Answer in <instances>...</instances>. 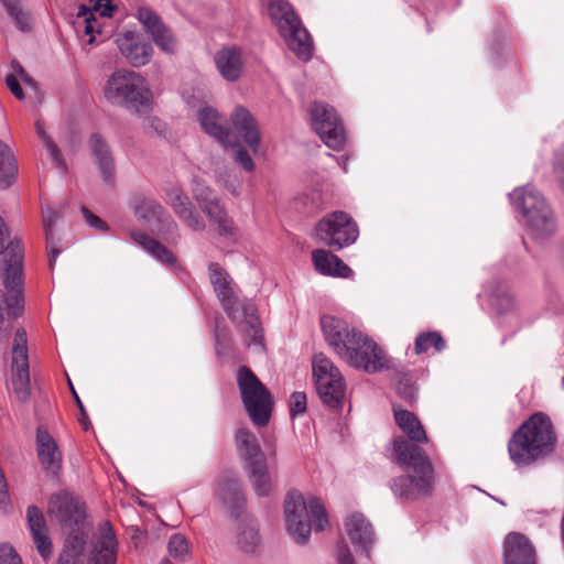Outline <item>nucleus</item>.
Segmentation results:
<instances>
[{
    "mask_svg": "<svg viewBox=\"0 0 564 564\" xmlns=\"http://www.w3.org/2000/svg\"><path fill=\"white\" fill-rule=\"evenodd\" d=\"M557 435L551 419L538 412L524 421L508 442L511 462L528 467L551 456L556 448Z\"/></svg>",
    "mask_w": 564,
    "mask_h": 564,
    "instance_id": "f257e3e1",
    "label": "nucleus"
},
{
    "mask_svg": "<svg viewBox=\"0 0 564 564\" xmlns=\"http://www.w3.org/2000/svg\"><path fill=\"white\" fill-rule=\"evenodd\" d=\"M9 231L0 217V254H4L1 273L7 294L0 290V341L8 337L4 327L3 304L8 315L18 317L23 311V247L19 239L8 242Z\"/></svg>",
    "mask_w": 564,
    "mask_h": 564,
    "instance_id": "f03ea898",
    "label": "nucleus"
},
{
    "mask_svg": "<svg viewBox=\"0 0 564 564\" xmlns=\"http://www.w3.org/2000/svg\"><path fill=\"white\" fill-rule=\"evenodd\" d=\"M393 449L398 464L408 473L406 476L392 480L393 494L404 500H414L419 496L430 494L434 479L433 466L423 449L410 444L404 437L393 441Z\"/></svg>",
    "mask_w": 564,
    "mask_h": 564,
    "instance_id": "7ed1b4c3",
    "label": "nucleus"
},
{
    "mask_svg": "<svg viewBox=\"0 0 564 564\" xmlns=\"http://www.w3.org/2000/svg\"><path fill=\"white\" fill-rule=\"evenodd\" d=\"M208 271L210 283L227 316L234 323L246 324V335L252 343L261 344L262 329L254 303L250 300L238 301L232 279L218 263L209 264Z\"/></svg>",
    "mask_w": 564,
    "mask_h": 564,
    "instance_id": "20e7f679",
    "label": "nucleus"
},
{
    "mask_svg": "<svg viewBox=\"0 0 564 564\" xmlns=\"http://www.w3.org/2000/svg\"><path fill=\"white\" fill-rule=\"evenodd\" d=\"M284 521L288 533L299 544L310 540L312 527L322 531L328 524L324 506L317 498L306 500L299 491H291L284 500Z\"/></svg>",
    "mask_w": 564,
    "mask_h": 564,
    "instance_id": "39448f33",
    "label": "nucleus"
},
{
    "mask_svg": "<svg viewBox=\"0 0 564 564\" xmlns=\"http://www.w3.org/2000/svg\"><path fill=\"white\" fill-rule=\"evenodd\" d=\"M268 14L288 47L302 61L311 59L313 42L291 3L286 0H270Z\"/></svg>",
    "mask_w": 564,
    "mask_h": 564,
    "instance_id": "423d86ee",
    "label": "nucleus"
},
{
    "mask_svg": "<svg viewBox=\"0 0 564 564\" xmlns=\"http://www.w3.org/2000/svg\"><path fill=\"white\" fill-rule=\"evenodd\" d=\"M104 95L109 102L137 111L148 110L152 101L147 80L140 74L128 69H118L108 78Z\"/></svg>",
    "mask_w": 564,
    "mask_h": 564,
    "instance_id": "0eeeda50",
    "label": "nucleus"
},
{
    "mask_svg": "<svg viewBox=\"0 0 564 564\" xmlns=\"http://www.w3.org/2000/svg\"><path fill=\"white\" fill-rule=\"evenodd\" d=\"M511 204L521 210L525 221L535 238H544L554 234L556 224L541 194L532 186L516 188L510 194Z\"/></svg>",
    "mask_w": 564,
    "mask_h": 564,
    "instance_id": "6e6552de",
    "label": "nucleus"
},
{
    "mask_svg": "<svg viewBox=\"0 0 564 564\" xmlns=\"http://www.w3.org/2000/svg\"><path fill=\"white\" fill-rule=\"evenodd\" d=\"M237 382L246 412L257 426L268 424L272 410L270 391L246 366L238 369Z\"/></svg>",
    "mask_w": 564,
    "mask_h": 564,
    "instance_id": "1a4fd4ad",
    "label": "nucleus"
},
{
    "mask_svg": "<svg viewBox=\"0 0 564 564\" xmlns=\"http://www.w3.org/2000/svg\"><path fill=\"white\" fill-rule=\"evenodd\" d=\"M339 358L356 369L367 372H378L389 367L384 351L368 335L360 330L350 334Z\"/></svg>",
    "mask_w": 564,
    "mask_h": 564,
    "instance_id": "9d476101",
    "label": "nucleus"
},
{
    "mask_svg": "<svg viewBox=\"0 0 564 564\" xmlns=\"http://www.w3.org/2000/svg\"><path fill=\"white\" fill-rule=\"evenodd\" d=\"M313 378L317 394L330 408L341 405L346 394V381L339 368L324 354L312 360Z\"/></svg>",
    "mask_w": 564,
    "mask_h": 564,
    "instance_id": "9b49d317",
    "label": "nucleus"
},
{
    "mask_svg": "<svg viewBox=\"0 0 564 564\" xmlns=\"http://www.w3.org/2000/svg\"><path fill=\"white\" fill-rule=\"evenodd\" d=\"M359 231L356 223L345 212L325 215L315 226L314 238L332 249L340 250L352 245Z\"/></svg>",
    "mask_w": 564,
    "mask_h": 564,
    "instance_id": "f8f14e48",
    "label": "nucleus"
},
{
    "mask_svg": "<svg viewBox=\"0 0 564 564\" xmlns=\"http://www.w3.org/2000/svg\"><path fill=\"white\" fill-rule=\"evenodd\" d=\"M47 513L51 519L69 531L93 529L86 519L84 505L70 492L61 491L53 495L48 501Z\"/></svg>",
    "mask_w": 564,
    "mask_h": 564,
    "instance_id": "ddd939ff",
    "label": "nucleus"
},
{
    "mask_svg": "<svg viewBox=\"0 0 564 564\" xmlns=\"http://www.w3.org/2000/svg\"><path fill=\"white\" fill-rule=\"evenodd\" d=\"M129 207L139 220L155 224L165 239L178 238L177 224L158 200L142 194H134L129 199Z\"/></svg>",
    "mask_w": 564,
    "mask_h": 564,
    "instance_id": "4468645a",
    "label": "nucleus"
},
{
    "mask_svg": "<svg viewBox=\"0 0 564 564\" xmlns=\"http://www.w3.org/2000/svg\"><path fill=\"white\" fill-rule=\"evenodd\" d=\"M311 124L322 141L333 150L345 144V129L333 107L324 102H314L310 109Z\"/></svg>",
    "mask_w": 564,
    "mask_h": 564,
    "instance_id": "2eb2a0df",
    "label": "nucleus"
},
{
    "mask_svg": "<svg viewBox=\"0 0 564 564\" xmlns=\"http://www.w3.org/2000/svg\"><path fill=\"white\" fill-rule=\"evenodd\" d=\"M11 355V386L17 399L25 402L30 398L31 388L28 338L23 328L15 332Z\"/></svg>",
    "mask_w": 564,
    "mask_h": 564,
    "instance_id": "dca6fc26",
    "label": "nucleus"
},
{
    "mask_svg": "<svg viewBox=\"0 0 564 564\" xmlns=\"http://www.w3.org/2000/svg\"><path fill=\"white\" fill-rule=\"evenodd\" d=\"M135 18L162 52L174 54L177 51L175 35L154 10L149 7H139Z\"/></svg>",
    "mask_w": 564,
    "mask_h": 564,
    "instance_id": "f3484780",
    "label": "nucleus"
},
{
    "mask_svg": "<svg viewBox=\"0 0 564 564\" xmlns=\"http://www.w3.org/2000/svg\"><path fill=\"white\" fill-rule=\"evenodd\" d=\"M165 194L166 203L189 229L194 231L205 230L206 224L203 217L182 188L173 186L166 189Z\"/></svg>",
    "mask_w": 564,
    "mask_h": 564,
    "instance_id": "a211bd4d",
    "label": "nucleus"
},
{
    "mask_svg": "<svg viewBox=\"0 0 564 564\" xmlns=\"http://www.w3.org/2000/svg\"><path fill=\"white\" fill-rule=\"evenodd\" d=\"M116 44L126 59L134 67L148 64L152 57L151 44L133 32L119 34Z\"/></svg>",
    "mask_w": 564,
    "mask_h": 564,
    "instance_id": "6ab92c4d",
    "label": "nucleus"
},
{
    "mask_svg": "<svg viewBox=\"0 0 564 564\" xmlns=\"http://www.w3.org/2000/svg\"><path fill=\"white\" fill-rule=\"evenodd\" d=\"M89 151L104 183L112 186L116 180L115 160L107 141L101 134L93 133L90 135Z\"/></svg>",
    "mask_w": 564,
    "mask_h": 564,
    "instance_id": "aec40b11",
    "label": "nucleus"
},
{
    "mask_svg": "<svg viewBox=\"0 0 564 564\" xmlns=\"http://www.w3.org/2000/svg\"><path fill=\"white\" fill-rule=\"evenodd\" d=\"M232 127L243 142L252 150L254 154L260 148V130L256 118L245 107L238 106L230 116Z\"/></svg>",
    "mask_w": 564,
    "mask_h": 564,
    "instance_id": "412c9836",
    "label": "nucleus"
},
{
    "mask_svg": "<svg viewBox=\"0 0 564 564\" xmlns=\"http://www.w3.org/2000/svg\"><path fill=\"white\" fill-rule=\"evenodd\" d=\"M91 530L79 529L69 531L64 540L57 564H86V549Z\"/></svg>",
    "mask_w": 564,
    "mask_h": 564,
    "instance_id": "4be33fe9",
    "label": "nucleus"
},
{
    "mask_svg": "<svg viewBox=\"0 0 564 564\" xmlns=\"http://www.w3.org/2000/svg\"><path fill=\"white\" fill-rule=\"evenodd\" d=\"M36 451L44 470L56 475L62 467V453L54 437L44 426L36 430Z\"/></svg>",
    "mask_w": 564,
    "mask_h": 564,
    "instance_id": "5701e85b",
    "label": "nucleus"
},
{
    "mask_svg": "<svg viewBox=\"0 0 564 564\" xmlns=\"http://www.w3.org/2000/svg\"><path fill=\"white\" fill-rule=\"evenodd\" d=\"M118 541L109 524L105 522L93 543L90 564H116Z\"/></svg>",
    "mask_w": 564,
    "mask_h": 564,
    "instance_id": "b1692460",
    "label": "nucleus"
},
{
    "mask_svg": "<svg viewBox=\"0 0 564 564\" xmlns=\"http://www.w3.org/2000/svg\"><path fill=\"white\" fill-rule=\"evenodd\" d=\"M503 558L505 564H535L534 547L525 535L509 533L503 543Z\"/></svg>",
    "mask_w": 564,
    "mask_h": 564,
    "instance_id": "393cba45",
    "label": "nucleus"
},
{
    "mask_svg": "<svg viewBox=\"0 0 564 564\" xmlns=\"http://www.w3.org/2000/svg\"><path fill=\"white\" fill-rule=\"evenodd\" d=\"M217 70L227 82H237L243 70L242 51L235 45L223 46L214 56Z\"/></svg>",
    "mask_w": 564,
    "mask_h": 564,
    "instance_id": "a878e982",
    "label": "nucleus"
},
{
    "mask_svg": "<svg viewBox=\"0 0 564 564\" xmlns=\"http://www.w3.org/2000/svg\"><path fill=\"white\" fill-rule=\"evenodd\" d=\"M26 519L37 552L47 560L52 555L53 545L43 512L37 507L30 506L26 509Z\"/></svg>",
    "mask_w": 564,
    "mask_h": 564,
    "instance_id": "bb28decb",
    "label": "nucleus"
},
{
    "mask_svg": "<svg viewBox=\"0 0 564 564\" xmlns=\"http://www.w3.org/2000/svg\"><path fill=\"white\" fill-rule=\"evenodd\" d=\"M321 328L325 340L337 356L340 350H344L347 339H350V334L357 330L350 328L344 319L333 315H325L321 318Z\"/></svg>",
    "mask_w": 564,
    "mask_h": 564,
    "instance_id": "cd10ccee",
    "label": "nucleus"
},
{
    "mask_svg": "<svg viewBox=\"0 0 564 564\" xmlns=\"http://www.w3.org/2000/svg\"><path fill=\"white\" fill-rule=\"evenodd\" d=\"M345 530L357 549L369 552L375 542V532L371 523L362 513H351L345 521Z\"/></svg>",
    "mask_w": 564,
    "mask_h": 564,
    "instance_id": "c85d7f7f",
    "label": "nucleus"
},
{
    "mask_svg": "<svg viewBox=\"0 0 564 564\" xmlns=\"http://www.w3.org/2000/svg\"><path fill=\"white\" fill-rule=\"evenodd\" d=\"M198 122L205 133L213 137L224 147L230 144V132L225 117L212 107H203L197 113Z\"/></svg>",
    "mask_w": 564,
    "mask_h": 564,
    "instance_id": "c756f323",
    "label": "nucleus"
},
{
    "mask_svg": "<svg viewBox=\"0 0 564 564\" xmlns=\"http://www.w3.org/2000/svg\"><path fill=\"white\" fill-rule=\"evenodd\" d=\"M312 261L319 274L336 278H349L352 275V270L339 257L325 249L314 250L312 252Z\"/></svg>",
    "mask_w": 564,
    "mask_h": 564,
    "instance_id": "7c9ffc66",
    "label": "nucleus"
},
{
    "mask_svg": "<svg viewBox=\"0 0 564 564\" xmlns=\"http://www.w3.org/2000/svg\"><path fill=\"white\" fill-rule=\"evenodd\" d=\"M236 445L239 455L246 460L247 467L267 460L257 437L247 429L241 427L237 431Z\"/></svg>",
    "mask_w": 564,
    "mask_h": 564,
    "instance_id": "2f4dec72",
    "label": "nucleus"
},
{
    "mask_svg": "<svg viewBox=\"0 0 564 564\" xmlns=\"http://www.w3.org/2000/svg\"><path fill=\"white\" fill-rule=\"evenodd\" d=\"M393 413L395 423L411 441L427 443L426 432L420 420L412 412L394 406Z\"/></svg>",
    "mask_w": 564,
    "mask_h": 564,
    "instance_id": "473e14b6",
    "label": "nucleus"
},
{
    "mask_svg": "<svg viewBox=\"0 0 564 564\" xmlns=\"http://www.w3.org/2000/svg\"><path fill=\"white\" fill-rule=\"evenodd\" d=\"M132 240L149 252L153 258L166 265H174V254L161 242L139 231L131 232Z\"/></svg>",
    "mask_w": 564,
    "mask_h": 564,
    "instance_id": "72a5a7b5",
    "label": "nucleus"
},
{
    "mask_svg": "<svg viewBox=\"0 0 564 564\" xmlns=\"http://www.w3.org/2000/svg\"><path fill=\"white\" fill-rule=\"evenodd\" d=\"M209 221L216 226V230L221 237H231L235 234L234 220L228 216L224 205L219 202L205 207L203 210Z\"/></svg>",
    "mask_w": 564,
    "mask_h": 564,
    "instance_id": "f704fd0d",
    "label": "nucleus"
},
{
    "mask_svg": "<svg viewBox=\"0 0 564 564\" xmlns=\"http://www.w3.org/2000/svg\"><path fill=\"white\" fill-rule=\"evenodd\" d=\"M209 221L216 226V230L221 237H231L235 234L234 220L228 216L224 205L219 202L205 207L203 210Z\"/></svg>",
    "mask_w": 564,
    "mask_h": 564,
    "instance_id": "c9c22d12",
    "label": "nucleus"
},
{
    "mask_svg": "<svg viewBox=\"0 0 564 564\" xmlns=\"http://www.w3.org/2000/svg\"><path fill=\"white\" fill-rule=\"evenodd\" d=\"M219 497L232 512L239 510L245 501L240 482L236 478L224 479L219 484Z\"/></svg>",
    "mask_w": 564,
    "mask_h": 564,
    "instance_id": "e433bc0d",
    "label": "nucleus"
},
{
    "mask_svg": "<svg viewBox=\"0 0 564 564\" xmlns=\"http://www.w3.org/2000/svg\"><path fill=\"white\" fill-rule=\"evenodd\" d=\"M237 543L245 552H254L260 544L258 525L252 519L242 520L237 529Z\"/></svg>",
    "mask_w": 564,
    "mask_h": 564,
    "instance_id": "4c0bfd02",
    "label": "nucleus"
},
{
    "mask_svg": "<svg viewBox=\"0 0 564 564\" xmlns=\"http://www.w3.org/2000/svg\"><path fill=\"white\" fill-rule=\"evenodd\" d=\"M43 214V225L46 235V248L48 253L50 267L53 268L61 250L57 249L55 238H54V226L58 220V215L51 208L45 207L42 209Z\"/></svg>",
    "mask_w": 564,
    "mask_h": 564,
    "instance_id": "58836bf2",
    "label": "nucleus"
},
{
    "mask_svg": "<svg viewBox=\"0 0 564 564\" xmlns=\"http://www.w3.org/2000/svg\"><path fill=\"white\" fill-rule=\"evenodd\" d=\"M17 172L18 166L12 151L0 140V187H8Z\"/></svg>",
    "mask_w": 564,
    "mask_h": 564,
    "instance_id": "ea45409f",
    "label": "nucleus"
},
{
    "mask_svg": "<svg viewBox=\"0 0 564 564\" xmlns=\"http://www.w3.org/2000/svg\"><path fill=\"white\" fill-rule=\"evenodd\" d=\"M247 468L256 494L260 497L269 496L272 490V482L268 473L267 460Z\"/></svg>",
    "mask_w": 564,
    "mask_h": 564,
    "instance_id": "a19ab883",
    "label": "nucleus"
},
{
    "mask_svg": "<svg viewBox=\"0 0 564 564\" xmlns=\"http://www.w3.org/2000/svg\"><path fill=\"white\" fill-rule=\"evenodd\" d=\"M1 3L7 10L8 14L13 19L19 30L23 32L31 30V13L26 9H24L20 0H1Z\"/></svg>",
    "mask_w": 564,
    "mask_h": 564,
    "instance_id": "79ce46f5",
    "label": "nucleus"
},
{
    "mask_svg": "<svg viewBox=\"0 0 564 564\" xmlns=\"http://www.w3.org/2000/svg\"><path fill=\"white\" fill-rule=\"evenodd\" d=\"M445 340L438 332H425L416 336L414 351L416 355H421L433 347L437 352H441L445 349Z\"/></svg>",
    "mask_w": 564,
    "mask_h": 564,
    "instance_id": "37998d69",
    "label": "nucleus"
},
{
    "mask_svg": "<svg viewBox=\"0 0 564 564\" xmlns=\"http://www.w3.org/2000/svg\"><path fill=\"white\" fill-rule=\"evenodd\" d=\"M192 193L202 210H205L206 206L210 207L212 205L219 202V198L214 193L213 188L199 180L193 181Z\"/></svg>",
    "mask_w": 564,
    "mask_h": 564,
    "instance_id": "c03bdc74",
    "label": "nucleus"
},
{
    "mask_svg": "<svg viewBox=\"0 0 564 564\" xmlns=\"http://www.w3.org/2000/svg\"><path fill=\"white\" fill-rule=\"evenodd\" d=\"M77 18L83 19L84 32L89 35L88 43L93 44L95 42L94 33H99V24L95 13L85 6H82L78 10Z\"/></svg>",
    "mask_w": 564,
    "mask_h": 564,
    "instance_id": "a18cd8bd",
    "label": "nucleus"
},
{
    "mask_svg": "<svg viewBox=\"0 0 564 564\" xmlns=\"http://www.w3.org/2000/svg\"><path fill=\"white\" fill-rule=\"evenodd\" d=\"M35 129H36V133L40 137V139H42V141L45 143V147L47 148L53 162L58 167L64 169L65 162L62 158V153L58 150L57 145L54 143V141L51 140V138L46 134V132L44 130V126L40 121H36Z\"/></svg>",
    "mask_w": 564,
    "mask_h": 564,
    "instance_id": "49530a36",
    "label": "nucleus"
},
{
    "mask_svg": "<svg viewBox=\"0 0 564 564\" xmlns=\"http://www.w3.org/2000/svg\"><path fill=\"white\" fill-rule=\"evenodd\" d=\"M491 304L498 313H506L513 308L514 299L508 289L496 290L492 291Z\"/></svg>",
    "mask_w": 564,
    "mask_h": 564,
    "instance_id": "de8ad7c7",
    "label": "nucleus"
},
{
    "mask_svg": "<svg viewBox=\"0 0 564 564\" xmlns=\"http://www.w3.org/2000/svg\"><path fill=\"white\" fill-rule=\"evenodd\" d=\"M169 554L175 560L184 561L188 555V544L182 534H173L167 544Z\"/></svg>",
    "mask_w": 564,
    "mask_h": 564,
    "instance_id": "09e8293b",
    "label": "nucleus"
},
{
    "mask_svg": "<svg viewBox=\"0 0 564 564\" xmlns=\"http://www.w3.org/2000/svg\"><path fill=\"white\" fill-rule=\"evenodd\" d=\"M306 411V395L304 392H294L290 399V414L296 416Z\"/></svg>",
    "mask_w": 564,
    "mask_h": 564,
    "instance_id": "8fccbe9b",
    "label": "nucleus"
},
{
    "mask_svg": "<svg viewBox=\"0 0 564 564\" xmlns=\"http://www.w3.org/2000/svg\"><path fill=\"white\" fill-rule=\"evenodd\" d=\"M0 564H22L15 550L8 543L0 544Z\"/></svg>",
    "mask_w": 564,
    "mask_h": 564,
    "instance_id": "3c124183",
    "label": "nucleus"
},
{
    "mask_svg": "<svg viewBox=\"0 0 564 564\" xmlns=\"http://www.w3.org/2000/svg\"><path fill=\"white\" fill-rule=\"evenodd\" d=\"M234 159L237 163H239L243 170L247 172H251L254 169V163L250 156V154L241 147H238L234 152Z\"/></svg>",
    "mask_w": 564,
    "mask_h": 564,
    "instance_id": "603ef678",
    "label": "nucleus"
},
{
    "mask_svg": "<svg viewBox=\"0 0 564 564\" xmlns=\"http://www.w3.org/2000/svg\"><path fill=\"white\" fill-rule=\"evenodd\" d=\"M83 215L88 225L97 230L106 231L108 229L107 224L98 216L94 215L89 209L83 208Z\"/></svg>",
    "mask_w": 564,
    "mask_h": 564,
    "instance_id": "864d4df0",
    "label": "nucleus"
},
{
    "mask_svg": "<svg viewBox=\"0 0 564 564\" xmlns=\"http://www.w3.org/2000/svg\"><path fill=\"white\" fill-rule=\"evenodd\" d=\"M6 84L8 86V88L10 89V91L19 99V100H23L24 99V93H23V89L21 87V85L19 84L17 77L12 74H9L7 75L6 77Z\"/></svg>",
    "mask_w": 564,
    "mask_h": 564,
    "instance_id": "5fc2aeb1",
    "label": "nucleus"
},
{
    "mask_svg": "<svg viewBox=\"0 0 564 564\" xmlns=\"http://www.w3.org/2000/svg\"><path fill=\"white\" fill-rule=\"evenodd\" d=\"M337 558L339 564H355L352 554L348 545L344 542L337 546Z\"/></svg>",
    "mask_w": 564,
    "mask_h": 564,
    "instance_id": "6e6d98bb",
    "label": "nucleus"
},
{
    "mask_svg": "<svg viewBox=\"0 0 564 564\" xmlns=\"http://www.w3.org/2000/svg\"><path fill=\"white\" fill-rule=\"evenodd\" d=\"M554 171L556 178L564 189V153L556 156Z\"/></svg>",
    "mask_w": 564,
    "mask_h": 564,
    "instance_id": "4d7b16f0",
    "label": "nucleus"
},
{
    "mask_svg": "<svg viewBox=\"0 0 564 564\" xmlns=\"http://www.w3.org/2000/svg\"><path fill=\"white\" fill-rule=\"evenodd\" d=\"M398 392L406 400V401H413L416 397V390L413 386H399Z\"/></svg>",
    "mask_w": 564,
    "mask_h": 564,
    "instance_id": "13d9d810",
    "label": "nucleus"
},
{
    "mask_svg": "<svg viewBox=\"0 0 564 564\" xmlns=\"http://www.w3.org/2000/svg\"><path fill=\"white\" fill-rule=\"evenodd\" d=\"M12 69L14 72V76H19L23 82L25 83H31V78H29V76L26 75L24 68L22 67V65L18 62H12Z\"/></svg>",
    "mask_w": 564,
    "mask_h": 564,
    "instance_id": "bf43d9fd",
    "label": "nucleus"
},
{
    "mask_svg": "<svg viewBox=\"0 0 564 564\" xmlns=\"http://www.w3.org/2000/svg\"><path fill=\"white\" fill-rule=\"evenodd\" d=\"M8 500V486L6 478L0 480V505L6 503Z\"/></svg>",
    "mask_w": 564,
    "mask_h": 564,
    "instance_id": "052dcab7",
    "label": "nucleus"
},
{
    "mask_svg": "<svg viewBox=\"0 0 564 564\" xmlns=\"http://www.w3.org/2000/svg\"><path fill=\"white\" fill-rule=\"evenodd\" d=\"M215 341H216V350H217V354H221V334H220V330L217 328L215 330Z\"/></svg>",
    "mask_w": 564,
    "mask_h": 564,
    "instance_id": "680f3d73",
    "label": "nucleus"
},
{
    "mask_svg": "<svg viewBox=\"0 0 564 564\" xmlns=\"http://www.w3.org/2000/svg\"><path fill=\"white\" fill-rule=\"evenodd\" d=\"M73 395H74V398H75V400H76V403H77L78 408L80 409V411H82V412H84V406H83V403H82V401H80V399H79L78 394H77L76 392H74V394H73Z\"/></svg>",
    "mask_w": 564,
    "mask_h": 564,
    "instance_id": "e2e57ef3",
    "label": "nucleus"
},
{
    "mask_svg": "<svg viewBox=\"0 0 564 564\" xmlns=\"http://www.w3.org/2000/svg\"><path fill=\"white\" fill-rule=\"evenodd\" d=\"M68 383H69V388H70V390H72V393L74 394V392H76V391H75V389H74V387H73L72 382H70V381H68Z\"/></svg>",
    "mask_w": 564,
    "mask_h": 564,
    "instance_id": "0e129e2a",
    "label": "nucleus"
},
{
    "mask_svg": "<svg viewBox=\"0 0 564 564\" xmlns=\"http://www.w3.org/2000/svg\"><path fill=\"white\" fill-rule=\"evenodd\" d=\"M343 169H344L345 172H347V163H346V161L343 163Z\"/></svg>",
    "mask_w": 564,
    "mask_h": 564,
    "instance_id": "69168bd1",
    "label": "nucleus"
},
{
    "mask_svg": "<svg viewBox=\"0 0 564 564\" xmlns=\"http://www.w3.org/2000/svg\"><path fill=\"white\" fill-rule=\"evenodd\" d=\"M4 478V474L2 471V469L0 468V480Z\"/></svg>",
    "mask_w": 564,
    "mask_h": 564,
    "instance_id": "338daca9",
    "label": "nucleus"
},
{
    "mask_svg": "<svg viewBox=\"0 0 564 564\" xmlns=\"http://www.w3.org/2000/svg\"><path fill=\"white\" fill-rule=\"evenodd\" d=\"M100 14H101V15H106V14H107V13H106V10H102V11L100 12Z\"/></svg>",
    "mask_w": 564,
    "mask_h": 564,
    "instance_id": "774afa93",
    "label": "nucleus"
}]
</instances>
